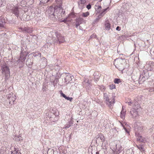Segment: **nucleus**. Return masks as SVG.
<instances>
[{
	"mask_svg": "<svg viewBox=\"0 0 154 154\" xmlns=\"http://www.w3.org/2000/svg\"><path fill=\"white\" fill-rule=\"evenodd\" d=\"M65 21V20H63V22H64Z\"/></svg>",
	"mask_w": 154,
	"mask_h": 154,
	"instance_id": "54",
	"label": "nucleus"
},
{
	"mask_svg": "<svg viewBox=\"0 0 154 154\" xmlns=\"http://www.w3.org/2000/svg\"><path fill=\"white\" fill-rule=\"evenodd\" d=\"M106 103L110 107L112 106L115 103V99L114 97H112V99H109L105 101Z\"/></svg>",
	"mask_w": 154,
	"mask_h": 154,
	"instance_id": "10",
	"label": "nucleus"
},
{
	"mask_svg": "<svg viewBox=\"0 0 154 154\" xmlns=\"http://www.w3.org/2000/svg\"><path fill=\"white\" fill-rule=\"evenodd\" d=\"M102 17L100 14L99 15L98 17L95 20H94V22H96L98 21L100 18H101Z\"/></svg>",
	"mask_w": 154,
	"mask_h": 154,
	"instance_id": "32",
	"label": "nucleus"
},
{
	"mask_svg": "<svg viewBox=\"0 0 154 154\" xmlns=\"http://www.w3.org/2000/svg\"><path fill=\"white\" fill-rule=\"evenodd\" d=\"M125 112L126 111L124 110H122L121 112V117L122 119H123L125 118Z\"/></svg>",
	"mask_w": 154,
	"mask_h": 154,
	"instance_id": "22",
	"label": "nucleus"
},
{
	"mask_svg": "<svg viewBox=\"0 0 154 154\" xmlns=\"http://www.w3.org/2000/svg\"><path fill=\"white\" fill-rule=\"evenodd\" d=\"M19 29H21V31L24 33H28L30 35H31V33L32 32V29L29 27H20Z\"/></svg>",
	"mask_w": 154,
	"mask_h": 154,
	"instance_id": "8",
	"label": "nucleus"
},
{
	"mask_svg": "<svg viewBox=\"0 0 154 154\" xmlns=\"http://www.w3.org/2000/svg\"><path fill=\"white\" fill-rule=\"evenodd\" d=\"M75 27L76 28L78 29V27L82 23H85L86 20L83 18L81 17H79L76 18L75 20Z\"/></svg>",
	"mask_w": 154,
	"mask_h": 154,
	"instance_id": "7",
	"label": "nucleus"
},
{
	"mask_svg": "<svg viewBox=\"0 0 154 154\" xmlns=\"http://www.w3.org/2000/svg\"><path fill=\"white\" fill-rule=\"evenodd\" d=\"M19 8L17 7H15L11 9L12 13L14 14L17 18H18L19 16Z\"/></svg>",
	"mask_w": 154,
	"mask_h": 154,
	"instance_id": "12",
	"label": "nucleus"
},
{
	"mask_svg": "<svg viewBox=\"0 0 154 154\" xmlns=\"http://www.w3.org/2000/svg\"><path fill=\"white\" fill-rule=\"evenodd\" d=\"M110 24L109 22L108 21H106L105 26L106 29V30H109L110 29Z\"/></svg>",
	"mask_w": 154,
	"mask_h": 154,
	"instance_id": "18",
	"label": "nucleus"
},
{
	"mask_svg": "<svg viewBox=\"0 0 154 154\" xmlns=\"http://www.w3.org/2000/svg\"><path fill=\"white\" fill-rule=\"evenodd\" d=\"M114 64L117 68L122 71L129 67L128 64L126 63V61L124 59H116L115 60Z\"/></svg>",
	"mask_w": 154,
	"mask_h": 154,
	"instance_id": "2",
	"label": "nucleus"
},
{
	"mask_svg": "<svg viewBox=\"0 0 154 154\" xmlns=\"http://www.w3.org/2000/svg\"><path fill=\"white\" fill-rule=\"evenodd\" d=\"M55 152L54 149H49L48 150L47 152L48 154H54Z\"/></svg>",
	"mask_w": 154,
	"mask_h": 154,
	"instance_id": "25",
	"label": "nucleus"
},
{
	"mask_svg": "<svg viewBox=\"0 0 154 154\" xmlns=\"http://www.w3.org/2000/svg\"><path fill=\"white\" fill-rule=\"evenodd\" d=\"M1 69L2 73L5 75V79H8L10 76V70L8 67L5 63H4L1 66Z\"/></svg>",
	"mask_w": 154,
	"mask_h": 154,
	"instance_id": "3",
	"label": "nucleus"
},
{
	"mask_svg": "<svg viewBox=\"0 0 154 154\" xmlns=\"http://www.w3.org/2000/svg\"><path fill=\"white\" fill-rule=\"evenodd\" d=\"M11 154H21L18 149L14 148V150L11 152Z\"/></svg>",
	"mask_w": 154,
	"mask_h": 154,
	"instance_id": "21",
	"label": "nucleus"
},
{
	"mask_svg": "<svg viewBox=\"0 0 154 154\" xmlns=\"http://www.w3.org/2000/svg\"><path fill=\"white\" fill-rule=\"evenodd\" d=\"M122 110H124V109L123 108V106L122 107Z\"/></svg>",
	"mask_w": 154,
	"mask_h": 154,
	"instance_id": "53",
	"label": "nucleus"
},
{
	"mask_svg": "<svg viewBox=\"0 0 154 154\" xmlns=\"http://www.w3.org/2000/svg\"><path fill=\"white\" fill-rule=\"evenodd\" d=\"M22 140V139H20L19 137H17V138H16V140L17 141H21Z\"/></svg>",
	"mask_w": 154,
	"mask_h": 154,
	"instance_id": "43",
	"label": "nucleus"
},
{
	"mask_svg": "<svg viewBox=\"0 0 154 154\" xmlns=\"http://www.w3.org/2000/svg\"><path fill=\"white\" fill-rule=\"evenodd\" d=\"M81 28H82V27H81V26H79V28L80 29H81Z\"/></svg>",
	"mask_w": 154,
	"mask_h": 154,
	"instance_id": "52",
	"label": "nucleus"
},
{
	"mask_svg": "<svg viewBox=\"0 0 154 154\" xmlns=\"http://www.w3.org/2000/svg\"><path fill=\"white\" fill-rule=\"evenodd\" d=\"M65 99H66L67 100H69L71 102L72 100V97H69L66 96Z\"/></svg>",
	"mask_w": 154,
	"mask_h": 154,
	"instance_id": "37",
	"label": "nucleus"
},
{
	"mask_svg": "<svg viewBox=\"0 0 154 154\" xmlns=\"http://www.w3.org/2000/svg\"><path fill=\"white\" fill-rule=\"evenodd\" d=\"M8 98L9 100V103L11 105L13 104L14 103V101L16 99L15 97L8 96Z\"/></svg>",
	"mask_w": 154,
	"mask_h": 154,
	"instance_id": "16",
	"label": "nucleus"
},
{
	"mask_svg": "<svg viewBox=\"0 0 154 154\" xmlns=\"http://www.w3.org/2000/svg\"><path fill=\"white\" fill-rule=\"evenodd\" d=\"M60 93L61 96H62L65 99L66 97V96L63 93L62 91H60Z\"/></svg>",
	"mask_w": 154,
	"mask_h": 154,
	"instance_id": "36",
	"label": "nucleus"
},
{
	"mask_svg": "<svg viewBox=\"0 0 154 154\" xmlns=\"http://www.w3.org/2000/svg\"><path fill=\"white\" fill-rule=\"evenodd\" d=\"M86 8L88 9H90L91 8V5L90 4H89L86 6Z\"/></svg>",
	"mask_w": 154,
	"mask_h": 154,
	"instance_id": "40",
	"label": "nucleus"
},
{
	"mask_svg": "<svg viewBox=\"0 0 154 154\" xmlns=\"http://www.w3.org/2000/svg\"><path fill=\"white\" fill-rule=\"evenodd\" d=\"M137 147L138 148V149H139L140 150H143V148L142 147V146L141 145H137Z\"/></svg>",
	"mask_w": 154,
	"mask_h": 154,
	"instance_id": "34",
	"label": "nucleus"
},
{
	"mask_svg": "<svg viewBox=\"0 0 154 154\" xmlns=\"http://www.w3.org/2000/svg\"><path fill=\"white\" fill-rule=\"evenodd\" d=\"M53 0H41L40 4H41V3H46L49 2H51Z\"/></svg>",
	"mask_w": 154,
	"mask_h": 154,
	"instance_id": "27",
	"label": "nucleus"
},
{
	"mask_svg": "<svg viewBox=\"0 0 154 154\" xmlns=\"http://www.w3.org/2000/svg\"><path fill=\"white\" fill-rule=\"evenodd\" d=\"M98 4V3L97 4ZM95 9L97 11V13H99L101 11L102 8L101 6L98 5H96L95 6Z\"/></svg>",
	"mask_w": 154,
	"mask_h": 154,
	"instance_id": "19",
	"label": "nucleus"
},
{
	"mask_svg": "<svg viewBox=\"0 0 154 154\" xmlns=\"http://www.w3.org/2000/svg\"><path fill=\"white\" fill-rule=\"evenodd\" d=\"M109 8V7H108L106 8V9H103L102 10V11L100 14V15L102 16L103 17L106 13V11L107 10H108V9Z\"/></svg>",
	"mask_w": 154,
	"mask_h": 154,
	"instance_id": "23",
	"label": "nucleus"
},
{
	"mask_svg": "<svg viewBox=\"0 0 154 154\" xmlns=\"http://www.w3.org/2000/svg\"><path fill=\"white\" fill-rule=\"evenodd\" d=\"M86 2V0H81L79 1V3L81 4H84Z\"/></svg>",
	"mask_w": 154,
	"mask_h": 154,
	"instance_id": "38",
	"label": "nucleus"
},
{
	"mask_svg": "<svg viewBox=\"0 0 154 154\" xmlns=\"http://www.w3.org/2000/svg\"><path fill=\"white\" fill-rule=\"evenodd\" d=\"M149 91L150 92H152V91H154V89H150Z\"/></svg>",
	"mask_w": 154,
	"mask_h": 154,
	"instance_id": "46",
	"label": "nucleus"
},
{
	"mask_svg": "<svg viewBox=\"0 0 154 154\" xmlns=\"http://www.w3.org/2000/svg\"><path fill=\"white\" fill-rule=\"evenodd\" d=\"M33 63L31 61V60L29 58H28L26 62V64L28 65H31Z\"/></svg>",
	"mask_w": 154,
	"mask_h": 154,
	"instance_id": "24",
	"label": "nucleus"
},
{
	"mask_svg": "<svg viewBox=\"0 0 154 154\" xmlns=\"http://www.w3.org/2000/svg\"><path fill=\"white\" fill-rule=\"evenodd\" d=\"M96 154H99V152H97L96 153Z\"/></svg>",
	"mask_w": 154,
	"mask_h": 154,
	"instance_id": "51",
	"label": "nucleus"
},
{
	"mask_svg": "<svg viewBox=\"0 0 154 154\" xmlns=\"http://www.w3.org/2000/svg\"><path fill=\"white\" fill-rule=\"evenodd\" d=\"M104 99L105 100V101H106V100H107V99H109L108 95L107 94H104Z\"/></svg>",
	"mask_w": 154,
	"mask_h": 154,
	"instance_id": "33",
	"label": "nucleus"
},
{
	"mask_svg": "<svg viewBox=\"0 0 154 154\" xmlns=\"http://www.w3.org/2000/svg\"><path fill=\"white\" fill-rule=\"evenodd\" d=\"M97 37V35L96 34H93L90 37V38H95Z\"/></svg>",
	"mask_w": 154,
	"mask_h": 154,
	"instance_id": "39",
	"label": "nucleus"
},
{
	"mask_svg": "<svg viewBox=\"0 0 154 154\" xmlns=\"http://www.w3.org/2000/svg\"><path fill=\"white\" fill-rule=\"evenodd\" d=\"M45 87L44 86H43V91H44V90H45Z\"/></svg>",
	"mask_w": 154,
	"mask_h": 154,
	"instance_id": "47",
	"label": "nucleus"
},
{
	"mask_svg": "<svg viewBox=\"0 0 154 154\" xmlns=\"http://www.w3.org/2000/svg\"><path fill=\"white\" fill-rule=\"evenodd\" d=\"M55 34L57 37V39H55L54 41L55 42L60 44L65 42V39L63 37L59 32L56 31L55 32Z\"/></svg>",
	"mask_w": 154,
	"mask_h": 154,
	"instance_id": "4",
	"label": "nucleus"
},
{
	"mask_svg": "<svg viewBox=\"0 0 154 154\" xmlns=\"http://www.w3.org/2000/svg\"><path fill=\"white\" fill-rule=\"evenodd\" d=\"M65 75H66L65 78V80L66 82H69L72 80L71 76L70 74L68 73H66Z\"/></svg>",
	"mask_w": 154,
	"mask_h": 154,
	"instance_id": "14",
	"label": "nucleus"
},
{
	"mask_svg": "<svg viewBox=\"0 0 154 154\" xmlns=\"http://www.w3.org/2000/svg\"><path fill=\"white\" fill-rule=\"evenodd\" d=\"M73 121L72 119H70L68 122V124H66L65 125V127L63 128V129H66L71 126L73 124Z\"/></svg>",
	"mask_w": 154,
	"mask_h": 154,
	"instance_id": "15",
	"label": "nucleus"
},
{
	"mask_svg": "<svg viewBox=\"0 0 154 154\" xmlns=\"http://www.w3.org/2000/svg\"><path fill=\"white\" fill-rule=\"evenodd\" d=\"M27 55L28 54L20 52V58L18 60L20 61L23 63L24 62Z\"/></svg>",
	"mask_w": 154,
	"mask_h": 154,
	"instance_id": "11",
	"label": "nucleus"
},
{
	"mask_svg": "<svg viewBox=\"0 0 154 154\" xmlns=\"http://www.w3.org/2000/svg\"><path fill=\"white\" fill-rule=\"evenodd\" d=\"M142 129V128L140 126L137 127V126H135V130L136 131L135 135L137 137V140L138 141L140 140L142 136L139 134V132L141 131Z\"/></svg>",
	"mask_w": 154,
	"mask_h": 154,
	"instance_id": "6",
	"label": "nucleus"
},
{
	"mask_svg": "<svg viewBox=\"0 0 154 154\" xmlns=\"http://www.w3.org/2000/svg\"><path fill=\"white\" fill-rule=\"evenodd\" d=\"M116 30L118 31H119L121 30V27L119 26H117L116 28Z\"/></svg>",
	"mask_w": 154,
	"mask_h": 154,
	"instance_id": "42",
	"label": "nucleus"
},
{
	"mask_svg": "<svg viewBox=\"0 0 154 154\" xmlns=\"http://www.w3.org/2000/svg\"><path fill=\"white\" fill-rule=\"evenodd\" d=\"M140 108V105L138 102L137 101H135L134 102V106L133 108L135 109H138V108Z\"/></svg>",
	"mask_w": 154,
	"mask_h": 154,
	"instance_id": "20",
	"label": "nucleus"
},
{
	"mask_svg": "<svg viewBox=\"0 0 154 154\" xmlns=\"http://www.w3.org/2000/svg\"><path fill=\"white\" fill-rule=\"evenodd\" d=\"M54 154H58V153L57 151H55V152Z\"/></svg>",
	"mask_w": 154,
	"mask_h": 154,
	"instance_id": "50",
	"label": "nucleus"
},
{
	"mask_svg": "<svg viewBox=\"0 0 154 154\" xmlns=\"http://www.w3.org/2000/svg\"><path fill=\"white\" fill-rule=\"evenodd\" d=\"M153 64H154V63H153Z\"/></svg>",
	"mask_w": 154,
	"mask_h": 154,
	"instance_id": "55",
	"label": "nucleus"
},
{
	"mask_svg": "<svg viewBox=\"0 0 154 154\" xmlns=\"http://www.w3.org/2000/svg\"><path fill=\"white\" fill-rule=\"evenodd\" d=\"M5 23V19L2 16L0 17V28L3 27Z\"/></svg>",
	"mask_w": 154,
	"mask_h": 154,
	"instance_id": "13",
	"label": "nucleus"
},
{
	"mask_svg": "<svg viewBox=\"0 0 154 154\" xmlns=\"http://www.w3.org/2000/svg\"><path fill=\"white\" fill-rule=\"evenodd\" d=\"M138 115L137 114V110L135 112H134V114H133V117H136Z\"/></svg>",
	"mask_w": 154,
	"mask_h": 154,
	"instance_id": "35",
	"label": "nucleus"
},
{
	"mask_svg": "<svg viewBox=\"0 0 154 154\" xmlns=\"http://www.w3.org/2000/svg\"><path fill=\"white\" fill-rule=\"evenodd\" d=\"M128 105H129V106H131V104L132 103V102L131 101H130L129 102H128Z\"/></svg>",
	"mask_w": 154,
	"mask_h": 154,
	"instance_id": "45",
	"label": "nucleus"
},
{
	"mask_svg": "<svg viewBox=\"0 0 154 154\" xmlns=\"http://www.w3.org/2000/svg\"><path fill=\"white\" fill-rule=\"evenodd\" d=\"M73 15H74V14L72 13H71L70 14H69V16Z\"/></svg>",
	"mask_w": 154,
	"mask_h": 154,
	"instance_id": "48",
	"label": "nucleus"
},
{
	"mask_svg": "<svg viewBox=\"0 0 154 154\" xmlns=\"http://www.w3.org/2000/svg\"><path fill=\"white\" fill-rule=\"evenodd\" d=\"M110 87L111 89H112L115 88V85H110Z\"/></svg>",
	"mask_w": 154,
	"mask_h": 154,
	"instance_id": "41",
	"label": "nucleus"
},
{
	"mask_svg": "<svg viewBox=\"0 0 154 154\" xmlns=\"http://www.w3.org/2000/svg\"><path fill=\"white\" fill-rule=\"evenodd\" d=\"M96 137V142L97 143H99L100 142H103L104 141V136L102 134H98Z\"/></svg>",
	"mask_w": 154,
	"mask_h": 154,
	"instance_id": "9",
	"label": "nucleus"
},
{
	"mask_svg": "<svg viewBox=\"0 0 154 154\" xmlns=\"http://www.w3.org/2000/svg\"><path fill=\"white\" fill-rule=\"evenodd\" d=\"M2 5V2L1 0H0V6Z\"/></svg>",
	"mask_w": 154,
	"mask_h": 154,
	"instance_id": "49",
	"label": "nucleus"
},
{
	"mask_svg": "<svg viewBox=\"0 0 154 154\" xmlns=\"http://www.w3.org/2000/svg\"><path fill=\"white\" fill-rule=\"evenodd\" d=\"M121 79H119L116 78L114 79V82L116 84H119V83L121 82Z\"/></svg>",
	"mask_w": 154,
	"mask_h": 154,
	"instance_id": "26",
	"label": "nucleus"
},
{
	"mask_svg": "<svg viewBox=\"0 0 154 154\" xmlns=\"http://www.w3.org/2000/svg\"><path fill=\"white\" fill-rule=\"evenodd\" d=\"M63 10L62 6L60 5L59 6H55L54 7L52 6H50L46 12L49 18L55 21L60 18Z\"/></svg>",
	"mask_w": 154,
	"mask_h": 154,
	"instance_id": "1",
	"label": "nucleus"
},
{
	"mask_svg": "<svg viewBox=\"0 0 154 154\" xmlns=\"http://www.w3.org/2000/svg\"><path fill=\"white\" fill-rule=\"evenodd\" d=\"M140 142H142L143 143H145V142L146 141L145 139L142 137H141L140 139V140L139 141Z\"/></svg>",
	"mask_w": 154,
	"mask_h": 154,
	"instance_id": "31",
	"label": "nucleus"
},
{
	"mask_svg": "<svg viewBox=\"0 0 154 154\" xmlns=\"http://www.w3.org/2000/svg\"><path fill=\"white\" fill-rule=\"evenodd\" d=\"M89 15V13L88 12H87L85 13H83L82 14V16L83 17H87Z\"/></svg>",
	"mask_w": 154,
	"mask_h": 154,
	"instance_id": "28",
	"label": "nucleus"
},
{
	"mask_svg": "<svg viewBox=\"0 0 154 154\" xmlns=\"http://www.w3.org/2000/svg\"><path fill=\"white\" fill-rule=\"evenodd\" d=\"M124 129H125L126 132H127V133L128 134H129V131L127 130L126 129V128H124Z\"/></svg>",
	"mask_w": 154,
	"mask_h": 154,
	"instance_id": "44",
	"label": "nucleus"
},
{
	"mask_svg": "<svg viewBox=\"0 0 154 154\" xmlns=\"http://www.w3.org/2000/svg\"><path fill=\"white\" fill-rule=\"evenodd\" d=\"M148 72H145L144 71L142 72V73L140 74L139 79V82L142 83L145 80L147 79L149 77L148 75Z\"/></svg>",
	"mask_w": 154,
	"mask_h": 154,
	"instance_id": "5",
	"label": "nucleus"
},
{
	"mask_svg": "<svg viewBox=\"0 0 154 154\" xmlns=\"http://www.w3.org/2000/svg\"><path fill=\"white\" fill-rule=\"evenodd\" d=\"M56 2L58 5L57 6H59L60 5H61L62 6V4H61V0H56Z\"/></svg>",
	"mask_w": 154,
	"mask_h": 154,
	"instance_id": "30",
	"label": "nucleus"
},
{
	"mask_svg": "<svg viewBox=\"0 0 154 154\" xmlns=\"http://www.w3.org/2000/svg\"><path fill=\"white\" fill-rule=\"evenodd\" d=\"M137 110V109H135L133 108V109H131L130 111V113L132 117L133 116V114H134L135 112Z\"/></svg>",
	"mask_w": 154,
	"mask_h": 154,
	"instance_id": "29",
	"label": "nucleus"
},
{
	"mask_svg": "<svg viewBox=\"0 0 154 154\" xmlns=\"http://www.w3.org/2000/svg\"><path fill=\"white\" fill-rule=\"evenodd\" d=\"M27 51V48L26 45H23L21 47V51L20 52L28 54Z\"/></svg>",
	"mask_w": 154,
	"mask_h": 154,
	"instance_id": "17",
	"label": "nucleus"
}]
</instances>
